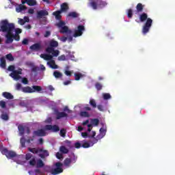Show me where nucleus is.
<instances>
[{
  "mask_svg": "<svg viewBox=\"0 0 175 175\" xmlns=\"http://www.w3.org/2000/svg\"><path fill=\"white\" fill-rule=\"evenodd\" d=\"M139 20L141 23H144L146 21L142 28V33L144 35L148 33L150 29L152 26V19L148 18V15L144 12L139 15Z\"/></svg>",
  "mask_w": 175,
  "mask_h": 175,
  "instance_id": "f257e3e1",
  "label": "nucleus"
},
{
  "mask_svg": "<svg viewBox=\"0 0 175 175\" xmlns=\"http://www.w3.org/2000/svg\"><path fill=\"white\" fill-rule=\"evenodd\" d=\"M14 31V24L9 23L8 20H2L0 22V32H4L5 33H9L10 32H13Z\"/></svg>",
  "mask_w": 175,
  "mask_h": 175,
  "instance_id": "f03ea898",
  "label": "nucleus"
},
{
  "mask_svg": "<svg viewBox=\"0 0 175 175\" xmlns=\"http://www.w3.org/2000/svg\"><path fill=\"white\" fill-rule=\"evenodd\" d=\"M89 5L94 10L97 9H102L107 5V3L103 0H92L89 3Z\"/></svg>",
  "mask_w": 175,
  "mask_h": 175,
  "instance_id": "7ed1b4c3",
  "label": "nucleus"
},
{
  "mask_svg": "<svg viewBox=\"0 0 175 175\" xmlns=\"http://www.w3.org/2000/svg\"><path fill=\"white\" fill-rule=\"evenodd\" d=\"M59 32L60 33H66L69 42H72V40H73V36H72L73 31L69 29V27H68V26H64L63 27H62L59 30Z\"/></svg>",
  "mask_w": 175,
  "mask_h": 175,
  "instance_id": "20e7f679",
  "label": "nucleus"
},
{
  "mask_svg": "<svg viewBox=\"0 0 175 175\" xmlns=\"http://www.w3.org/2000/svg\"><path fill=\"white\" fill-rule=\"evenodd\" d=\"M1 154L5 155L8 159H12V158H16V157H17V153H16V152L9 150L6 148H4L3 150H1Z\"/></svg>",
  "mask_w": 175,
  "mask_h": 175,
  "instance_id": "39448f33",
  "label": "nucleus"
},
{
  "mask_svg": "<svg viewBox=\"0 0 175 175\" xmlns=\"http://www.w3.org/2000/svg\"><path fill=\"white\" fill-rule=\"evenodd\" d=\"M56 168L52 170L51 171V174L57 175L59 174V173H62L64 172V169H62L63 164L61 162H57L55 164Z\"/></svg>",
  "mask_w": 175,
  "mask_h": 175,
  "instance_id": "423d86ee",
  "label": "nucleus"
},
{
  "mask_svg": "<svg viewBox=\"0 0 175 175\" xmlns=\"http://www.w3.org/2000/svg\"><path fill=\"white\" fill-rule=\"evenodd\" d=\"M58 47V42L54 39L51 40L49 43V46L46 49V51H53V49Z\"/></svg>",
  "mask_w": 175,
  "mask_h": 175,
  "instance_id": "0eeeda50",
  "label": "nucleus"
},
{
  "mask_svg": "<svg viewBox=\"0 0 175 175\" xmlns=\"http://www.w3.org/2000/svg\"><path fill=\"white\" fill-rule=\"evenodd\" d=\"M23 70L19 69L18 70L13 71L10 73V76L12 77V79H14V80H20L21 79V76L20 75H22Z\"/></svg>",
  "mask_w": 175,
  "mask_h": 175,
  "instance_id": "6e6552de",
  "label": "nucleus"
},
{
  "mask_svg": "<svg viewBox=\"0 0 175 175\" xmlns=\"http://www.w3.org/2000/svg\"><path fill=\"white\" fill-rule=\"evenodd\" d=\"M85 31V28L83 25H79L77 29L75 31L73 34L74 38H78V36H81L83 35V31Z\"/></svg>",
  "mask_w": 175,
  "mask_h": 175,
  "instance_id": "1a4fd4ad",
  "label": "nucleus"
},
{
  "mask_svg": "<svg viewBox=\"0 0 175 175\" xmlns=\"http://www.w3.org/2000/svg\"><path fill=\"white\" fill-rule=\"evenodd\" d=\"M46 135L47 133H46V131H44L43 129H40L33 132V137H35V136H38V137H43Z\"/></svg>",
  "mask_w": 175,
  "mask_h": 175,
  "instance_id": "9d476101",
  "label": "nucleus"
},
{
  "mask_svg": "<svg viewBox=\"0 0 175 175\" xmlns=\"http://www.w3.org/2000/svg\"><path fill=\"white\" fill-rule=\"evenodd\" d=\"M74 158H66L64 161V164L65 166L69 167L71 163H76V161H77V157H75V154H73Z\"/></svg>",
  "mask_w": 175,
  "mask_h": 175,
  "instance_id": "9b49d317",
  "label": "nucleus"
},
{
  "mask_svg": "<svg viewBox=\"0 0 175 175\" xmlns=\"http://www.w3.org/2000/svg\"><path fill=\"white\" fill-rule=\"evenodd\" d=\"M30 50L32 51H42L43 50V46L40 42H37L30 46Z\"/></svg>",
  "mask_w": 175,
  "mask_h": 175,
  "instance_id": "f8f14e48",
  "label": "nucleus"
},
{
  "mask_svg": "<svg viewBox=\"0 0 175 175\" xmlns=\"http://www.w3.org/2000/svg\"><path fill=\"white\" fill-rule=\"evenodd\" d=\"M45 129L46 131H52L53 132H59V126L58 125H51V124H47L45 126Z\"/></svg>",
  "mask_w": 175,
  "mask_h": 175,
  "instance_id": "ddd939ff",
  "label": "nucleus"
},
{
  "mask_svg": "<svg viewBox=\"0 0 175 175\" xmlns=\"http://www.w3.org/2000/svg\"><path fill=\"white\" fill-rule=\"evenodd\" d=\"M5 38H6L5 43H7L8 44H9V43H13V39H14L13 31L7 33Z\"/></svg>",
  "mask_w": 175,
  "mask_h": 175,
  "instance_id": "4468645a",
  "label": "nucleus"
},
{
  "mask_svg": "<svg viewBox=\"0 0 175 175\" xmlns=\"http://www.w3.org/2000/svg\"><path fill=\"white\" fill-rule=\"evenodd\" d=\"M55 115H56V120H61V118L68 117V113L65 112H59L58 111H55Z\"/></svg>",
  "mask_w": 175,
  "mask_h": 175,
  "instance_id": "2eb2a0df",
  "label": "nucleus"
},
{
  "mask_svg": "<svg viewBox=\"0 0 175 175\" xmlns=\"http://www.w3.org/2000/svg\"><path fill=\"white\" fill-rule=\"evenodd\" d=\"M47 65L51 68V69H58V65L55 64V61L53 59L49 60L47 62Z\"/></svg>",
  "mask_w": 175,
  "mask_h": 175,
  "instance_id": "dca6fc26",
  "label": "nucleus"
},
{
  "mask_svg": "<svg viewBox=\"0 0 175 175\" xmlns=\"http://www.w3.org/2000/svg\"><path fill=\"white\" fill-rule=\"evenodd\" d=\"M44 16H49V12L46 10H42L37 12L38 18H42Z\"/></svg>",
  "mask_w": 175,
  "mask_h": 175,
  "instance_id": "f3484780",
  "label": "nucleus"
},
{
  "mask_svg": "<svg viewBox=\"0 0 175 175\" xmlns=\"http://www.w3.org/2000/svg\"><path fill=\"white\" fill-rule=\"evenodd\" d=\"M28 150L32 154H39V152H42L43 151V148H28Z\"/></svg>",
  "mask_w": 175,
  "mask_h": 175,
  "instance_id": "a211bd4d",
  "label": "nucleus"
},
{
  "mask_svg": "<svg viewBox=\"0 0 175 175\" xmlns=\"http://www.w3.org/2000/svg\"><path fill=\"white\" fill-rule=\"evenodd\" d=\"M18 24H20V25H24V24H25V23H29V17L28 16H25L23 18H18Z\"/></svg>",
  "mask_w": 175,
  "mask_h": 175,
  "instance_id": "6ab92c4d",
  "label": "nucleus"
},
{
  "mask_svg": "<svg viewBox=\"0 0 175 175\" xmlns=\"http://www.w3.org/2000/svg\"><path fill=\"white\" fill-rule=\"evenodd\" d=\"M23 92H25V94H33V91L32 90V88L29 86H26L24 88H22Z\"/></svg>",
  "mask_w": 175,
  "mask_h": 175,
  "instance_id": "aec40b11",
  "label": "nucleus"
},
{
  "mask_svg": "<svg viewBox=\"0 0 175 175\" xmlns=\"http://www.w3.org/2000/svg\"><path fill=\"white\" fill-rule=\"evenodd\" d=\"M2 96L3 98H5V99H8V100H11L14 98V96H13L10 93L8 92H3Z\"/></svg>",
  "mask_w": 175,
  "mask_h": 175,
  "instance_id": "412c9836",
  "label": "nucleus"
},
{
  "mask_svg": "<svg viewBox=\"0 0 175 175\" xmlns=\"http://www.w3.org/2000/svg\"><path fill=\"white\" fill-rule=\"evenodd\" d=\"M42 153L39 154V157L42 158V159H44L45 157H49L50 155V154L49 153V151L46 150H43L41 152Z\"/></svg>",
  "mask_w": 175,
  "mask_h": 175,
  "instance_id": "4be33fe9",
  "label": "nucleus"
},
{
  "mask_svg": "<svg viewBox=\"0 0 175 175\" xmlns=\"http://www.w3.org/2000/svg\"><path fill=\"white\" fill-rule=\"evenodd\" d=\"M40 58H43V59H45V61H50L51 59H53V55L47 54H41Z\"/></svg>",
  "mask_w": 175,
  "mask_h": 175,
  "instance_id": "5701e85b",
  "label": "nucleus"
},
{
  "mask_svg": "<svg viewBox=\"0 0 175 175\" xmlns=\"http://www.w3.org/2000/svg\"><path fill=\"white\" fill-rule=\"evenodd\" d=\"M61 13H62L60 10L55 11L53 13V15L55 16L56 20H61L62 18V16H61Z\"/></svg>",
  "mask_w": 175,
  "mask_h": 175,
  "instance_id": "b1692460",
  "label": "nucleus"
},
{
  "mask_svg": "<svg viewBox=\"0 0 175 175\" xmlns=\"http://www.w3.org/2000/svg\"><path fill=\"white\" fill-rule=\"evenodd\" d=\"M18 129L21 136L24 135V133H25V127L24 126H23L22 124H19L18 126Z\"/></svg>",
  "mask_w": 175,
  "mask_h": 175,
  "instance_id": "393cba45",
  "label": "nucleus"
},
{
  "mask_svg": "<svg viewBox=\"0 0 175 175\" xmlns=\"http://www.w3.org/2000/svg\"><path fill=\"white\" fill-rule=\"evenodd\" d=\"M16 10L17 13H20L21 12H23V10H27V7L23 4H21L16 8Z\"/></svg>",
  "mask_w": 175,
  "mask_h": 175,
  "instance_id": "a878e982",
  "label": "nucleus"
},
{
  "mask_svg": "<svg viewBox=\"0 0 175 175\" xmlns=\"http://www.w3.org/2000/svg\"><path fill=\"white\" fill-rule=\"evenodd\" d=\"M31 90L33 92H40L42 91V86L40 85H33L31 86Z\"/></svg>",
  "mask_w": 175,
  "mask_h": 175,
  "instance_id": "bb28decb",
  "label": "nucleus"
},
{
  "mask_svg": "<svg viewBox=\"0 0 175 175\" xmlns=\"http://www.w3.org/2000/svg\"><path fill=\"white\" fill-rule=\"evenodd\" d=\"M102 137H103V136H102L100 135H98L96 136V138H95V137H93V139L91 142L92 146H94V144H96V143H98V140H100V139H102Z\"/></svg>",
  "mask_w": 175,
  "mask_h": 175,
  "instance_id": "cd10ccee",
  "label": "nucleus"
},
{
  "mask_svg": "<svg viewBox=\"0 0 175 175\" xmlns=\"http://www.w3.org/2000/svg\"><path fill=\"white\" fill-rule=\"evenodd\" d=\"M36 163V167H38V168H40V167H44V163L40 159H38Z\"/></svg>",
  "mask_w": 175,
  "mask_h": 175,
  "instance_id": "c85d7f7f",
  "label": "nucleus"
},
{
  "mask_svg": "<svg viewBox=\"0 0 175 175\" xmlns=\"http://www.w3.org/2000/svg\"><path fill=\"white\" fill-rule=\"evenodd\" d=\"M59 151L62 152V154H68V152H69V149L65 146H61L59 147Z\"/></svg>",
  "mask_w": 175,
  "mask_h": 175,
  "instance_id": "c756f323",
  "label": "nucleus"
},
{
  "mask_svg": "<svg viewBox=\"0 0 175 175\" xmlns=\"http://www.w3.org/2000/svg\"><path fill=\"white\" fill-rule=\"evenodd\" d=\"M49 54H52V57H58L59 55V51L53 49V51H46Z\"/></svg>",
  "mask_w": 175,
  "mask_h": 175,
  "instance_id": "7c9ffc66",
  "label": "nucleus"
},
{
  "mask_svg": "<svg viewBox=\"0 0 175 175\" xmlns=\"http://www.w3.org/2000/svg\"><path fill=\"white\" fill-rule=\"evenodd\" d=\"M69 9V6L68 5V3H64L61 5V10L60 12H66Z\"/></svg>",
  "mask_w": 175,
  "mask_h": 175,
  "instance_id": "2f4dec72",
  "label": "nucleus"
},
{
  "mask_svg": "<svg viewBox=\"0 0 175 175\" xmlns=\"http://www.w3.org/2000/svg\"><path fill=\"white\" fill-rule=\"evenodd\" d=\"M0 61H1L0 66H1V68L5 69V68H6V59H5L4 57H1Z\"/></svg>",
  "mask_w": 175,
  "mask_h": 175,
  "instance_id": "473e14b6",
  "label": "nucleus"
},
{
  "mask_svg": "<svg viewBox=\"0 0 175 175\" xmlns=\"http://www.w3.org/2000/svg\"><path fill=\"white\" fill-rule=\"evenodd\" d=\"M143 9H144V5H143V4H142L141 3H139L136 6V10L138 13L143 12Z\"/></svg>",
  "mask_w": 175,
  "mask_h": 175,
  "instance_id": "72a5a7b5",
  "label": "nucleus"
},
{
  "mask_svg": "<svg viewBox=\"0 0 175 175\" xmlns=\"http://www.w3.org/2000/svg\"><path fill=\"white\" fill-rule=\"evenodd\" d=\"M53 76H54V77H55V79H61V77H62L63 75L61 72H59L58 70H55L53 72Z\"/></svg>",
  "mask_w": 175,
  "mask_h": 175,
  "instance_id": "f704fd0d",
  "label": "nucleus"
},
{
  "mask_svg": "<svg viewBox=\"0 0 175 175\" xmlns=\"http://www.w3.org/2000/svg\"><path fill=\"white\" fill-rule=\"evenodd\" d=\"M91 124L94 126H98L99 125V119H98V118L92 119Z\"/></svg>",
  "mask_w": 175,
  "mask_h": 175,
  "instance_id": "c9c22d12",
  "label": "nucleus"
},
{
  "mask_svg": "<svg viewBox=\"0 0 175 175\" xmlns=\"http://www.w3.org/2000/svg\"><path fill=\"white\" fill-rule=\"evenodd\" d=\"M74 76H75V80L77 81H79V80H80V79H81V77H84V75H83V74H81V73H80V72H75V74H74Z\"/></svg>",
  "mask_w": 175,
  "mask_h": 175,
  "instance_id": "e433bc0d",
  "label": "nucleus"
},
{
  "mask_svg": "<svg viewBox=\"0 0 175 175\" xmlns=\"http://www.w3.org/2000/svg\"><path fill=\"white\" fill-rule=\"evenodd\" d=\"M2 114L1 115V120L4 121H8L9 120V115L8 113H3V111H1Z\"/></svg>",
  "mask_w": 175,
  "mask_h": 175,
  "instance_id": "4c0bfd02",
  "label": "nucleus"
},
{
  "mask_svg": "<svg viewBox=\"0 0 175 175\" xmlns=\"http://www.w3.org/2000/svg\"><path fill=\"white\" fill-rule=\"evenodd\" d=\"M89 103L93 109H96V101L94 99H90Z\"/></svg>",
  "mask_w": 175,
  "mask_h": 175,
  "instance_id": "58836bf2",
  "label": "nucleus"
},
{
  "mask_svg": "<svg viewBox=\"0 0 175 175\" xmlns=\"http://www.w3.org/2000/svg\"><path fill=\"white\" fill-rule=\"evenodd\" d=\"M5 58H6V59H8V61H10L11 62L14 61V57H13V55H12V53L6 55Z\"/></svg>",
  "mask_w": 175,
  "mask_h": 175,
  "instance_id": "ea45409f",
  "label": "nucleus"
},
{
  "mask_svg": "<svg viewBox=\"0 0 175 175\" xmlns=\"http://www.w3.org/2000/svg\"><path fill=\"white\" fill-rule=\"evenodd\" d=\"M27 4L29 6H35V5H36V0H27Z\"/></svg>",
  "mask_w": 175,
  "mask_h": 175,
  "instance_id": "a19ab883",
  "label": "nucleus"
},
{
  "mask_svg": "<svg viewBox=\"0 0 175 175\" xmlns=\"http://www.w3.org/2000/svg\"><path fill=\"white\" fill-rule=\"evenodd\" d=\"M133 16V10H132V9H129L127 10V17L129 18H132Z\"/></svg>",
  "mask_w": 175,
  "mask_h": 175,
  "instance_id": "79ce46f5",
  "label": "nucleus"
},
{
  "mask_svg": "<svg viewBox=\"0 0 175 175\" xmlns=\"http://www.w3.org/2000/svg\"><path fill=\"white\" fill-rule=\"evenodd\" d=\"M61 137H65L66 136V129H62L59 133Z\"/></svg>",
  "mask_w": 175,
  "mask_h": 175,
  "instance_id": "37998d69",
  "label": "nucleus"
},
{
  "mask_svg": "<svg viewBox=\"0 0 175 175\" xmlns=\"http://www.w3.org/2000/svg\"><path fill=\"white\" fill-rule=\"evenodd\" d=\"M95 87H96V89L97 90V91H100V90H102L103 86L101 85L100 83L97 82L95 83Z\"/></svg>",
  "mask_w": 175,
  "mask_h": 175,
  "instance_id": "c03bdc74",
  "label": "nucleus"
},
{
  "mask_svg": "<svg viewBox=\"0 0 175 175\" xmlns=\"http://www.w3.org/2000/svg\"><path fill=\"white\" fill-rule=\"evenodd\" d=\"M80 116L81 117L90 118V113L87 111H81Z\"/></svg>",
  "mask_w": 175,
  "mask_h": 175,
  "instance_id": "a18cd8bd",
  "label": "nucleus"
},
{
  "mask_svg": "<svg viewBox=\"0 0 175 175\" xmlns=\"http://www.w3.org/2000/svg\"><path fill=\"white\" fill-rule=\"evenodd\" d=\"M68 17H72L73 18H76L78 17V14L75 12H70L68 14Z\"/></svg>",
  "mask_w": 175,
  "mask_h": 175,
  "instance_id": "49530a36",
  "label": "nucleus"
},
{
  "mask_svg": "<svg viewBox=\"0 0 175 175\" xmlns=\"http://www.w3.org/2000/svg\"><path fill=\"white\" fill-rule=\"evenodd\" d=\"M103 99H105V100L111 99V95H110V94H109V93H105L103 94Z\"/></svg>",
  "mask_w": 175,
  "mask_h": 175,
  "instance_id": "de8ad7c7",
  "label": "nucleus"
},
{
  "mask_svg": "<svg viewBox=\"0 0 175 175\" xmlns=\"http://www.w3.org/2000/svg\"><path fill=\"white\" fill-rule=\"evenodd\" d=\"M29 165H31V166H35V165H36V159H35V157H33L29 161Z\"/></svg>",
  "mask_w": 175,
  "mask_h": 175,
  "instance_id": "09e8293b",
  "label": "nucleus"
},
{
  "mask_svg": "<svg viewBox=\"0 0 175 175\" xmlns=\"http://www.w3.org/2000/svg\"><path fill=\"white\" fill-rule=\"evenodd\" d=\"M21 146L23 148L25 147V138L21 137L20 140Z\"/></svg>",
  "mask_w": 175,
  "mask_h": 175,
  "instance_id": "8fccbe9b",
  "label": "nucleus"
},
{
  "mask_svg": "<svg viewBox=\"0 0 175 175\" xmlns=\"http://www.w3.org/2000/svg\"><path fill=\"white\" fill-rule=\"evenodd\" d=\"M65 22L60 21L58 23H57V26L59 28H62L64 27H65Z\"/></svg>",
  "mask_w": 175,
  "mask_h": 175,
  "instance_id": "3c124183",
  "label": "nucleus"
},
{
  "mask_svg": "<svg viewBox=\"0 0 175 175\" xmlns=\"http://www.w3.org/2000/svg\"><path fill=\"white\" fill-rule=\"evenodd\" d=\"M33 157V156L31 153H27L25 155L26 161H29V159H32Z\"/></svg>",
  "mask_w": 175,
  "mask_h": 175,
  "instance_id": "603ef678",
  "label": "nucleus"
},
{
  "mask_svg": "<svg viewBox=\"0 0 175 175\" xmlns=\"http://www.w3.org/2000/svg\"><path fill=\"white\" fill-rule=\"evenodd\" d=\"M13 36V39H14V40H16V42H20V35L18 34H12Z\"/></svg>",
  "mask_w": 175,
  "mask_h": 175,
  "instance_id": "864d4df0",
  "label": "nucleus"
},
{
  "mask_svg": "<svg viewBox=\"0 0 175 175\" xmlns=\"http://www.w3.org/2000/svg\"><path fill=\"white\" fill-rule=\"evenodd\" d=\"M0 107L2 109H6V102L3 101V100H1L0 101Z\"/></svg>",
  "mask_w": 175,
  "mask_h": 175,
  "instance_id": "5fc2aeb1",
  "label": "nucleus"
},
{
  "mask_svg": "<svg viewBox=\"0 0 175 175\" xmlns=\"http://www.w3.org/2000/svg\"><path fill=\"white\" fill-rule=\"evenodd\" d=\"M97 109L99 110V111H105V107L102 105H98Z\"/></svg>",
  "mask_w": 175,
  "mask_h": 175,
  "instance_id": "6e6d98bb",
  "label": "nucleus"
},
{
  "mask_svg": "<svg viewBox=\"0 0 175 175\" xmlns=\"http://www.w3.org/2000/svg\"><path fill=\"white\" fill-rule=\"evenodd\" d=\"M82 147H83V148H90V147H91V146L90 145V143L85 142L82 144Z\"/></svg>",
  "mask_w": 175,
  "mask_h": 175,
  "instance_id": "4d7b16f0",
  "label": "nucleus"
},
{
  "mask_svg": "<svg viewBox=\"0 0 175 175\" xmlns=\"http://www.w3.org/2000/svg\"><path fill=\"white\" fill-rule=\"evenodd\" d=\"M56 158L57 159H62L64 158V156L62 155V154H61L59 152H57L56 153Z\"/></svg>",
  "mask_w": 175,
  "mask_h": 175,
  "instance_id": "13d9d810",
  "label": "nucleus"
},
{
  "mask_svg": "<svg viewBox=\"0 0 175 175\" xmlns=\"http://www.w3.org/2000/svg\"><path fill=\"white\" fill-rule=\"evenodd\" d=\"M58 60L59 61H66V57L65 56V55H62L58 57Z\"/></svg>",
  "mask_w": 175,
  "mask_h": 175,
  "instance_id": "bf43d9fd",
  "label": "nucleus"
},
{
  "mask_svg": "<svg viewBox=\"0 0 175 175\" xmlns=\"http://www.w3.org/2000/svg\"><path fill=\"white\" fill-rule=\"evenodd\" d=\"M15 69V67H14V66H8V70L10 71V72H14L16 70H14Z\"/></svg>",
  "mask_w": 175,
  "mask_h": 175,
  "instance_id": "052dcab7",
  "label": "nucleus"
},
{
  "mask_svg": "<svg viewBox=\"0 0 175 175\" xmlns=\"http://www.w3.org/2000/svg\"><path fill=\"white\" fill-rule=\"evenodd\" d=\"M50 35H51V32H50V31H46L44 34V38H49Z\"/></svg>",
  "mask_w": 175,
  "mask_h": 175,
  "instance_id": "680f3d73",
  "label": "nucleus"
},
{
  "mask_svg": "<svg viewBox=\"0 0 175 175\" xmlns=\"http://www.w3.org/2000/svg\"><path fill=\"white\" fill-rule=\"evenodd\" d=\"M65 75L66 76H68L69 77H70V76H72V71H70V70H66L64 72Z\"/></svg>",
  "mask_w": 175,
  "mask_h": 175,
  "instance_id": "e2e57ef3",
  "label": "nucleus"
},
{
  "mask_svg": "<svg viewBox=\"0 0 175 175\" xmlns=\"http://www.w3.org/2000/svg\"><path fill=\"white\" fill-rule=\"evenodd\" d=\"M22 83L23 84H28V79H27L26 77L23 78Z\"/></svg>",
  "mask_w": 175,
  "mask_h": 175,
  "instance_id": "0e129e2a",
  "label": "nucleus"
},
{
  "mask_svg": "<svg viewBox=\"0 0 175 175\" xmlns=\"http://www.w3.org/2000/svg\"><path fill=\"white\" fill-rule=\"evenodd\" d=\"M75 148H80L81 147V144H80L79 142H76L75 144Z\"/></svg>",
  "mask_w": 175,
  "mask_h": 175,
  "instance_id": "69168bd1",
  "label": "nucleus"
},
{
  "mask_svg": "<svg viewBox=\"0 0 175 175\" xmlns=\"http://www.w3.org/2000/svg\"><path fill=\"white\" fill-rule=\"evenodd\" d=\"M68 39L69 40V38H68V36H67V37L63 36V37L61 38L60 40H61L62 42H66V40H67Z\"/></svg>",
  "mask_w": 175,
  "mask_h": 175,
  "instance_id": "338daca9",
  "label": "nucleus"
},
{
  "mask_svg": "<svg viewBox=\"0 0 175 175\" xmlns=\"http://www.w3.org/2000/svg\"><path fill=\"white\" fill-rule=\"evenodd\" d=\"M28 42H29L28 39L25 38V39H23V40L22 41V44L27 45V44H28Z\"/></svg>",
  "mask_w": 175,
  "mask_h": 175,
  "instance_id": "774afa93",
  "label": "nucleus"
}]
</instances>
